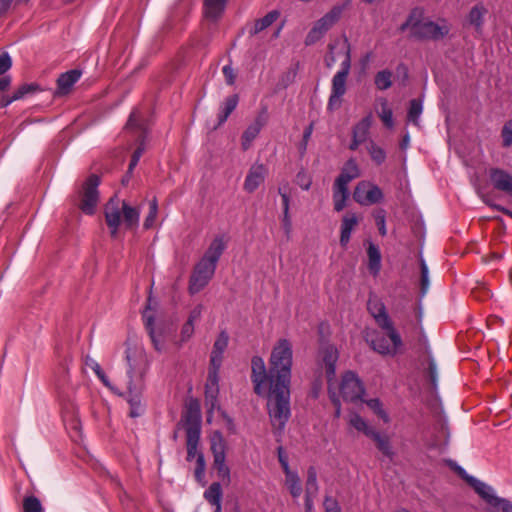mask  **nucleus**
<instances>
[{
  "label": "nucleus",
  "instance_id": "obj_62",
  "mask_svg": "<svg viewBox=\"0 0 512 512\" xmlns=\"http://www.w3.org/2000/svg\"><path fill=\"white\" fill-rule=\"evenodd\" d=\"M351 67V59H350V50L348 49L346 52V58L341 64V70L337 72V74H342L343 76L349 75Z\"/></svg>",
  "mask_w": 512,
  "mask_h": 512
},
{
  "label": "nucleus",
  "instance_id": "obj_19",
  "mask_svg": "<svg viewBox=\"0 0 512 512\" xmlns=\"http://www.w3.org/2000/svg\"><path fill=\"white\" fill-rule=\"evenodd\" d=\"M367 309L375 319L378 326H388L393 324L384 303L376 295L370 294L367 301Z\"/></svg>",
  "mask_w": 512,
  "mask_h": 512
},
{
  "label": "nucleus",
  "instance_id": "obj_2",
  "mask_svg": "<svg viewBox=\"0 0 512 512\" xmlns=\"http://www.w3.org/2000/svg\"><path fill=\"white\" fill-rule=\"evenodd\" d=\"M126 360L129 365L128 374L130 380L128 382L127 402L130 405L129 416L132 418L139 417L144 412V404L142 394L144 390V374L145 358L142 351L136 347H131L129 341L126 342Z\"/></svg>",
  "mask_w": 512,
  "mask_h": 512
},
{
  "label": "nucleus",
  "instance_id": "obj_35",
  "mask_svg": "<svg viewBox=\"0 0 512 512\" xmlns=\"http://www.w3.org/2000/svg\"><path fill=\"white\" fill-rule=\"evenodd\" d=\"M238 102V94H233L226 98L224 102V108L222 109L218 116V126L222 125L227 120L230 114L236 109Z\"/></svg>",
  "mask_w": 512,
  "mask_h": 512
},
{
  "label": "nucleus",
  "instance_id": "obj_14",
  "mask_svg": "<svg viewBox=\"0 0 512 512\" xmlns=\"http://www.w3.org/2000/svg\"><path fill=\"white\" fill-rule=\"evenodd\" d=\"M353 199L360 205H372L383 199V193L378 186L367 181H361L353 191Z\"/></svg>",
  "mask_w": 512,
  "mask_h": 512
},
{
  "label": "nucleus",
  "instance_id": "obj_55",
  "mask_svg": "<svg viewBox=\"0 0 512 512\" xmlns=\"http://www.w3.org/2000/svg\"><path fill=\"white\" fill-rule=\"evenodd\" d=\"M296 182L303 190H309L312 184L311 178L303 170L297 173Z\"/></svg>",
  "mask_w": 512,
  "mask_h": 512
},
{
  "label": "nucleus",
  "instance_id": "obj_21",
  "mask_svg": "<svg viewBox=\"0 0 512 512\" xmlns=\"http://www.w3.org/2000/svg\"><path fill=\"white\" fill-rule=\"evenodd\" d=\"M489 177L494 189L511 195L512 175L508 171L501 168H490Z\"/></svg>",
  "mask_w": 512,
  "mask_h": 512
},
{
  "label": "nucleus",
  "instance_id": "obj_33",
  "mask_svg": "<svg viewBox=\"0 0 512 512\" xmlns=\"http://www.w3.org/2000/svg\"><path fill=\"white\" fill-rule=\"evenodd\" d=\"M466 482L475 490V492L489 505L491 503V497L496 495L492 494L491 487L484 482L476 479L475 477H467Z\"/></svg>",
  "mask_w": 512,
  "mask_h": 512
},
{
  "label": "nucleus",
  "instance_id": "obj_52",
  "mask_svg": "<svg viewBox=\"0 0 512 512\" xmlns=\"http://www.w3.org/2000/svg\"><path fill=\"white\" fill-rule=\"evenodd\" d=\"M428 378L433 389L437 387V367L433 358L428 360Z\"/></svg>",
  "mask_w": 512,
  "mask_h": 512
},
{
  "label": "nucleus",
  "instance_id": "obj_50",
  "mask_svg": "<svg viewBox=\"0 0 512 512\" xmlns=\"http://www.w3.org/2000/svg\"><path fill=\"white\" fill-rule=\"evenodd\" d=\"M376 225L378 227L379 233L382 236L386 235V226H385V220H386V212L384 209H378L373 214Z\"/></svg>",
  "mask_w": 512,
  "mask_h": 512
},
{
  "label": "nucleus",
  "instance_id": "obj_43",
  "mask_svg": "<svg viewBox=\"0 0 512 512\" xmlns=\"http://www.w3.org/2000/svg\"><path fill=\"white\" fill-rule=\"evenodd\" d=\"M205 470H206V462L202 452H199L196 458V467L194 470V476L198 483L204 485L205 478Z\"/></svg>",
  "mask_w": 512,
  "mask_h": 512
},
{
  "label": "nucleus",
  "instance_id": "obj_18",
  "mask_svg": "<svg viewBox=\"0 0 512 512\" xmlns=\"http://www.w3.org/2000/svg\"><path fill=\"white\" fill-rule=\"evenodd\" d=\"M219 371L220 370L208 368V375L205 384V403L210 406V411H212L218 403Z\"/></svg>",
  "mask_w": 512,
  "mask_h": 512
},
{
  "label": "nucleus",
  "instance_id": "obj_45",
  "mask_svg": "<svg viewBox=\"0 0 512 512\" xmlns=\"http://www.w3.org/2000/svg\"><path fill=\"white\" fill-rule=\"evenodd\" d=\"M157 214H158V203H157V199L153 198V200L150 202V205H149V213L144 220L143 226L145 229H150L153 227L154 222L157 217Z\"/></svg>",
  "mask_w": 512,
  "mask_h": 512
},
{
  "label": "nucleus",
  "instance_id": "obj_11",
  "mask_svg": "<svg viewBox=\"0 0 512 512\" xmlns=\"http://www.w3.org/2000/svg\"><path fill=\"white\" fill-rule=\"evenodd\" d=\"M449 31L450 28L446 24L439 25L434 21H423V18H420L418 21H416V27L415 32L413 33V38L419 41H437L446 37Z\"/></svg>",
  "mask_w": 512,
  "mask_h": 512
},
{
  "label": "nucleus",
  "instance_id": "obj_53",
  "mask_svg": "<svg viewBox=\"0 0 512 512\" xmlns=\"http://www.w3.org/2000/svg\"><path fill=\"white\" fill-rule=\"evenodd\" d=\"M288 189V183H286L283 187L278 188V193L280 194L282 198V205H283V214L289 213L290 209V196L287 193Z\"/></svg>",
  "mask_w": 512,
  "mask_h": 512
},
{
  "label": "nucleus",
  "instance_id": "obj_47",
  "mask_svg": "<svg viewBox=\"0 0 512 512\" xmlns=\"http://www.w3.org/2000/svg\"><path fill=\"white\" fill-rule=\"evenodd\" d=\"M379 117L387 128L394 126L393 112L388 107L386 100L382 102V111L379 113Z\"/></svg>",
  "mask_w": 512,
  "mask_h": 512
},
{
  "label": "nucleus",
  "instance_id": "obj_61",
  "mask_svg": "<svg viewBox=\"0 0 512 512\" xmlns=\"http://www.w3.org/2000/svg\"><path fill=\"white\" fill-rule=\"evenodd\" d=\"M193 333H194V324L191 323V321H186V323L183 325L182 331H181L182 340L183 341L188 340L189 338H191Z\"/></svg>",
  "mask_w": 512,
  "mask_h": 512
},
{
  "label": "nucleus",
  "instance_id": "obj_13",
  "mask_svg": "<svg viewBox=\"0 0 512 512\" xmlns=\"http://www.w3.org/2000/svg\"><path fill=\"white\" fill-rule=\"evenodd\" d=\"M364 392V385L356 373L347 371L342 377L340 386V393L343 399L348 402H355L361 399Z\"/></svg>",
  "mask_w": 512,
  "mask_h": 512
},
{
  "label": "nucleus",
  "instance_id": "obj_12",
  "mask_svg": "<svg viewBox=\"0 0 512 512\" xmlns=\"http://www.w3.org/2000/svg\"><path fill=\"white\" fill-rule=\"evenodd\" d=\"M251 381L254 393L258 396L265 394V388L270 387V369L267 371L264 360L260 356H253L251 359Z\"/></svg>",
  "mask_w": 512,
  "mask_h": 512
},
{
  "label": "nucleus",
  "instance_id": "obj_15",
  "mask_svg": "<svg viewBox=\"0 0 512 512\" xmlns=\"http://www.w3.org/2000/svg\"><path fill=\"white\" fill-rule=\"evenodd\" d=\"M487 14L486 6L482 2H478L469 10L462 25L464 28H473L478 35H482Z\"/></svg>",
  "mask_w": 512,
  "mask_h": 512
},
{
  "label": "nucleus",
  "instance_id": "obj_39",
  "mask_svg": "<svg viewBox=\"0 0 512 512\" xmlns=\"http://www.w3.org/2000/svg\"><path fill=\"white\" fill-rule=\"evenodd\" d=\"M423 110V104L421 99H412L410 101L409 110L407 113V119L408 121H411L415 125L418 124V119L422 113Z\"/></svg>",
  "mask_w": 512,
  "mask_h": 512
},
{
  "label": "nucleus",
  "instance_id": "obj_34",
  "mask_svg": "<svg viewBox=\"0 0 512 512\" xmlns=\"http://www.w3.org/2000/svg\"><path fill=\"white\" fill-rule=\"evenodd\" d=\"M424 17V12L422 8L415 7L410 12L404 23H402L398 30L400 32H405L406 30H410V37L413 38V33L415 32L416 21L420 18Z\"/></svg>",
  "mask_w": 512,
  "mask_h": 512
},
{
  "label": "nucleus",
  "instance_id": "obj_25",
  "mask_svg": "<svg viewBox=\"0 0 512 512\" xmlns=\"http://www.w3.org/2000/svg\"><path fill=\"white\" fill-rule=\"evenodd\" d=\"M345 7L346 4L335 5L329 12L317 20L314 26L325 34L340 19Z\"/></svg>",
  "mask_w": 512,
  "mask_h": 512
},
{
  "label": "nucleus",
  "instance_id": "obj_40",
  "mask_svg": "<svg viewBox=\"0 0 512 512\" xmlns=\"http://www.w3.org/2000/svg\"><path fill=\"white\" fill-rule=\"evenodd\" d=\"M489 505L493 508V512H512V502L506 498L491 497Z\"/></svg>",
  "mask_w": 512,
  "mask_h": 512
},
{
  "label": "nucleus",
  "instance_id": "obj_23",
  "mask_svg": "<svg viewBox=\"0 0 512 512\" xmlns=\"http://www.w3.org/2000/svg\"><path fill=\"white\" fill-rule=\"evenodd\" d=\"M82 71L78 69H72L65 73L60 74L56 83L57 89L54 92V96H63L70 93L73 85L81 77Z\"/></svg>",
  "mask_w": 512,
  "mask_h": 512
},
{
  "label": "nucleus",
  "instance_id": "obj_30",
  "mask_svg": "<svg viewBox=\"0 0 512 512\" xmlns=\"http://www.w3.org/2000/svg\"><path fill=\"white\" fill-rule=\"evenodd\" d=\"M280 16V12L272 10L268 12L264 17L257 19L254 26L249 31L250 36H255L266 28L270 27Z\"/></svg>",
  "mask_w": 512,
  "mask_h": 512
},
{
  "label": "nucleus",
  "instance_id": "obj_26",
  "mask_svg": "<svg viewBox=\"0 0 512 512\" xmlns=\"http://www.w3.org/2000/svg\"><path fill=\"white\" fill-rule=\"evenodd\" d=\"M359 219L355 213H346L342 218L340 245L345 248L350 241L351 233L358 225Z\"/></svg>",
  "mask_w": 512,
  "mask_h": 512
},
{
  "label": "nucleus",
  "instance_id": "obj_1",
  "mask_svg": "<svg viewBox=\"0 0 512 512\" xmlns=\"http://www.w3.org/2000/svg\"><path fill=\"white\" fill-rule=\"evenodd\" d=\"M293 349L288 339H279L269 358L270 390L267 396V410L272 427L281 433L291 416L290 384Z\"/></svg>",
  "mask_w": 512,
  "mask_h": 512
},
{
  "label": "nucleus",
  "instance_id": "obj_37",
  "mask_svg": "<svg viewBox=\"0 0 512 512\" xmlns=\"http://www.w3.org/2000/svg\"><path fill=\"white\" fill-rule=\"evenodd\" d=\"M286 475V485L293 498H298L302 493L301 480L296 472H290Z\"/></svg>",
  "mask_w": 512,
  "mask_h": 512
},
{
  "label": "nucleus",
  "instance_id": "obj_60",
  "mask_svg": "<svg viewBox=\"0 0 512 512\" xmlns=\"http://www.w3.org/2000/svg\"><path fill=\"white\" fill-rule=\"evenodd\" d=\"M223 74L228 85H233L235 83L236 74L234 69L230 65H226L223 67Z\"/></svg>",
  "mask_w": 512,
  "mask_h": 512
},
{
  "label": "nucleus",
  "instance_id": "obj_56",
  "mask_svg": "<svg viewBox=\"0 0 512 512\" xmlns=\"http://www.w3.org/2000/svg\"><path fill=\"white\" fill-rule=\"evenodd\" d=\"M325 512H341V508L336 499L331 496H326L324 499Z\"/></svg>",
  "mask_w": 512,
  "mask_h": 512
},
{
  "label": "nucleus",
  "instance_id": "obj_3",
  "mask_svg": "<svg viewBox=\"0 0 512 512\" xmlns=\"http://www.w3.org/2000/svg\"><path fill=\"white\" fill-rule=\"evenodd\" d=\"M226 248L222 237L213 239L200 261L195 265L189 280V293H199L213 277L217 263Z\"/></svg>",
  "mask_w": 512,
  "mask_h": 512
},
{
  "label": "nucleus",
  "instance_id": "obj_54",
  "mask_svg": "<svg viewBox=\"0 0 512 512\" xmlns=\"http://www.w3.org/2000/svg\"><path fill=\"white\" fill-rule=\"evenodd\" d=\"M323 33L320 32L315 26L308 32L306 38H305V45L310 46L315 44L317 41H319L323 37Z\"/></svg>",
  "mask_w": 512,
  "mask_h": 512
},
{
  "label": "nucleus",
  "instance_id": "obj_28",
  "mask_svg": "<svg viewBox=\"0 0 512 512\" xmlns=\"http://www.w3.org/2000/svg\"><path fill=\"white\" fill-rule=\"evenodd\" d=\"M226 2L227 0H204L205 17L217 21L224 13Z\"/></svg>",
  "mask_w": 512,
  "mask_h": 512
},
{
  "label": "nucleus",
  "instance_id": "obj_24",
  "mask_svg": "<svg viewBox=\"0 0 512 512\" xmlns=\"http://www.w3.org/2000/svg\"><path fill=\"white\" fill-rule=\"evenodd\" d=\"M322 353H323L322 361L324 364L326 378H327L328 383H330L335 378L336 362L338 360V351L334 346L328 345L323 349Z\"/></svg>",
  "mask_w": 512,
  "mask_h": 512
},
{
  "label": "nucleus",
  "instance_id": "obj_6",
  "mask_svg": "<svg viewBox=\"0 0 512 512\" xmlns=\"http://www.w3.org/2000/svg\"><path fill=\"white\" fill-rule=\"evenodd\" d=\"M359 168L354 159H349L341 170L339 176L335 179L333 185L334 210L342 211L346 206L349 197L348 184L353 179L359 177Z\"/></svg>",
  "mask_w": 512,
  "mask_h": 512
},
{
  "label": "nucleus",
  "instance_id": "obj_36",
  "mask_svg": "<svg viewBox=\"0 0 512 512\" xmlns=\"http://www.w3.org/2000/svg\"><path fill=\"white\" fill-rule=\"evenodd\" d=\"M319 491L317 483V471L314 466H310L307 470V480L305 484V495L316 496Z\"/></svg>",
  "mask_w": 512,
  "mask_h": 512
},
{
  "label": "nucleus",
  "instance_id": "obj_46",
  "mask_svg": "<svg viewBox=\"0 0 512 512\" xmlns=\"http://www.w3.org/2000/svg\"><path fill=\"white\" fill-rule=\"evenodd\" d=\"M24 512H43L40 500L35 496H28L23 501Z\"/></svg>",
  "mask_w": 512,
  "mask_h": 512
},
{
  "label": "nucleus",
  "instance_id": "obj_38",
  "mask_svg": "<svg viewBox=\"0 0 512 512\" xmlns=\"http://www.w3.org/2000/svg\"><path fill=\"white\" fill-rule=\"evenodd\" d=\"M374 83L377 89L387 90L392 86V72L388 69L376 73Z\"/></svg>",
  "mask_w": 512,
  "mask_h": 512
},
{
  "label": "nucleus",
  "instance_id": "obj_58",
  "mask_svg": "<svg viewBox=\"0 0 512 512\" xmlns=\"http://www.w3.org/2000/svg\"><path fill=\"white\" fill-rule=\"evenodd\" d=\"M12 66V59L7 52L0 54V75L5 74Z\"/></svg>",
  "mask_w": 512,
  "mask_h": 512
},
{
  "label": "nucleus",
  "instance_id": "obj_44",
  "mask_svg": "<svg viewBox=\"0 0 512 512\" xmlns=\"http://www.w3.org/2000/svg\"><path fill=\"white\" fill-rule=\"evenodd\" d=\"M367 149H368L371 159L377 165H381L385 161V159H386L385 151L381 147L377 146L373 141H370Z\"/></svg>",
  "mask_w": 512,
  "mask_h": 512
},
{
  "label": "nucleus",
  "instance_id": "obj_64",
  "mask_svg": "<svg viewBox=\"0 0 512 512\" xmlns=\"http://www.w3.org/2000/svg\"><path fill=\"white\" fill-rule=\"evenodd\" d=\"M483 201L488 205L490 206L491 208L499 211V212H502L504 213L505 215L509 216L512 218V211L505 208L504 206H501L499 204H495V203H492L488 198L486 197H483Z\"/></svg>",
  "mask_w": 512,
  "mask_h": 512
},
{
  "label": "nucleus",
  "instance_id": "obj_49",
  "mask_svg": "<svg viewBox=\"0 0 512 512\" xmlns=\"http://www.w3.org/2000/svg\"><path fill=\"white\" fill-rule=\"evenodd\" d=\"M367 405L380 417L384 420V422L389 421L388 414L382 408V403L379 399H370L367 401Z\"/></svg>",
  "mask_w": 512,
  "mask_h": 512
},
{
  "label": "nucleus",
  "instance_id": "obj_8",
  "mask_svg": "<svg viewBox=\"0 0 512 512\" xmlns=\"http://www.w3.org/2000/svg\"><path fill=\"white\" fill-rule=\"evenodd\" d=\"M379 327L385 331V335L375 333L370 340L371 348L381 355H396L403 343L400 334L394 327V324Z\"/></svg>",
  "mask_w": 512,
  "mask_h": 512
},
{
  "label": "nucleus",
  "instance_id": "obj_7",
  "mask_svg": "<svg viewBox=\"0 0 512 512\" xmlns=\"http://www.w3.org/2000/svg\"><path fill=\"white\" fill-rule=\"evenodd\" d=\"M101 179L91 174L82 184L75 198V205L86 215H93L99 202L98 186Z\"/></svg>",
  "mask_w": 512,
  "mask_h": 512
},
{
  "label": "nucleus",
  "instance_id": "obj_57",
  "mask_svg": "<svg viewBox=\"0 0 512 512\" xmlns=\"http://www.w3.org/2000/svg\"><path fill=\"white\" fill-rule=\"evenodd\" d=\"M149 336L153 343L155 350L162 352L164 350V340L161 335H157L154 328L150 329Z\"/></svg>",
  "mask_w": 512,
  "mask_h": 512
},
{
  "label": "nucleus",
  "instance_id": "obj_16",
  "mask_svg": "<svg viewBox=\"0 0 512 512\" xmlns=\"http://www.w3.org/2000/svg\"><path fill=\"white\" fill-rule=\"evenodd\" d=\"M268 121V110L267 107H263L257 114L254 122L248 126V128L242 134V148L243 150L249 149L253 140L258 136L261 129L266 125Z\"/></svg>",
  "mask_w": 512,
  "mask_h": 512
},
{
  "label": "nucleus",
  "instance_id": "obj_32",
  "mask_svg": "<svg viewBox=\"0 0 512 512\" xmlns=\"http://www.w3.org/2000/svg\"><path fill=\"white\" fill-rule=\"evenodd\" d=\"M372 125V114H368L361 121L354 125L352 129V137L364 143L369 134V129Z\"/></svg>",
  "mask_w": 512,
  "mask_h": 512
},
{
  "label": "nucleus",
  "instance_id": "obj_63",
  "mask_svg": "<svg viewBox=\"0 0 512 512\" xmlns=\"http://www.w3.org/2000/svg\"><path fill=\"white\" fill-rule=\"evenodd\" d=\"M202 310H203V306L201 304H198L197 306H195L190 311L187 321H191V323L194 324L196 321H198L201 318Z\"/></svg>",
  "mask_w": 512,
  "mask_h": 512
},
{
  "label": "nucleus",
  "instance_id": "obj_42",
  "mask_svg": "<svg viewBox=\"0 0 512 512\" xmlns=\"http://www.w3.org/2000/svg\"><path fill=\"white\" fill-rule=\"evenodd\" d=\"M41 87L37 83H29V84H23L13 93L14 99L20 100L24 98L26 95L34 94L38 91H41Z\"/></svg>",
  "mask_w": 512,
  "mask_h": 512
},
{
  "label": "nucleus",
  "instance_id": "obj_10",
  "mask_svg": "<svg viewBox=\"0 0 512 512\" xmlns=\"http://www.w3.org/2000/svg\"><path fill=\"white\" fill-rule=\"evenodd\" d=\"M126 129L133 130L138 129L140 130V134L138 136V146L134 150L131 160L128 166V174L133 173L134 168L137 166L141 156L143 155L145 151V137H146V131L142 124V118L140 115V112L138 109H134L128 119V122L126 124Z\"/></svg>",
  "mask_w": 512,
  "mask_h": 512
},
{
  "label": "nucleus",
  "instance_id": "obj_29",
  "mask_svg": "<svg viewBox=\"0 0 512 512\" xmlns=\"http://www.w3.org/2000/svg\"><path fill=\"white\" fill-rule=\"evenodd\" d=\"M223 492L220 482H213L207 490L204 492L205 500L215 507L214 512H221V500H222Z\"/></svg>",
  "mask_w": 512,
  "mask_h": 512
},
{
  "label": "nucleus",
  "instance_id": "obj_48",
  "mask_svg": "<svg viewBox=\"0 0 512 512\" xmlns=\"http://www.w3.org/2000/svg\"><path fill=\"white\" fill-rule=\"evenodd\" d=\"M420 270H421V279H420V291L421 294L424 295L429 287V277H428V267L424 261V259L420 258Z\"/></svg>",
  "mask_w": 512,
  "mask_h": 512
},
{
  "label": "nucleus",
  "instance_id": "obj_22",
  "mask_svg": "<svg viewBox=\"0 0 512 512\" xmlns=\"http://www.w3.org/2000/svg\"><path fill=\"white\" fill-rule=\"evenodd\" d=\"M267 169L263 164H254L248 171L244 182V190L253 193L265 180Z\"/></svg>",
  "mask_w": 512,
  "mask_h": 512
},
{
  "label": "nucleus",
  "instance_id": "obj_9",
  "mask_svg": "<svg viewBox=\"0 0 512 512\" xmlns=\"http://www.w3.org/2000/svg\"><path fill=\"white\" fill-rule=\"evenodd\" d=\"M211 452L213 455V468L217 473L220 483L228 486L231 482L230 469L226 465V442L219 431H215L211 437Z\"/></svg>",
  "mask_w": 512,
  "mask_h": 512
},
{
  "label": "nucleus",
  "instance_id": "obj_27",
  "mask_svg": "<svg viewBox=\"0 0 512 512\" xmlns=\"http://www.w3.org/2000/svg\"><path fill=\"white\" fill-rule=\"evenodd\" d=\"M371 438L377 447V449L390 460L393 459L395 452L393 451L390 438L386 434H382L379 431H370Z\"/></svg>",
  "mask_w": 512,
  "mask_h": 512
},
{
  "label": "nucleus",
  "instance_id": "obj_20",
  "mask_svg": "<svg viewBox=\"0 0 512 512\" xmlns=\"http://www.w3.org/2000/svg\"><path fill=\"white\" fill-rule=\"evenodd\" d=\"M228 342V333L225 330L221 331L213 344L210 355L209 369L220 370L223 361V353L228 346Z\"/></svg>",
  "mask_w": 512,
  "mask_h": 512
},
{
  "label": "nucleus",
  "instance_id": "obj_4",
  "mask_svg": "<svg viewBox=\"0 0 512 512\" xmlns=\"http://www.w3.org/2000/svg\"><path fill=\"white\" fill-rule=\"evenodd\" d=\"M120 199L112 196L104 207V215L107 226L110 229L111 237L115 238L121 224V214L123 213V223L126 229H133L138 226L140 211L123 201L120 207Z\"/></svg>",
  "mask_w": 512,
  "mask_h": 512
},
{
  "label": "nucleus",
  "instance_id": "obj_31",
  "mask_svg": "<svg viewBox=\"0 0 512 512\" xmlns=\"http://www.w3.org/2000/svg\"><path fill=\"white\" fill-rule=\"evenodd\" d=\"M367 255L368 269L373 276H377L381 269V253L379 248L375 244L369 243Z\"/></svg>",
  "mask_w": 512,
  "mask_h": 512
},
{
  "label": "nucleus",
  "instance_id": "obj_51",
  "mask_svg": "<svg viewBox=\"0 0 512 512\" xmlns=\"http://www.w3.org/2000/svg\"><path fill=\"white\" fill-rule=\"evenodd\" d=\"M504 147H510L512 145V119L508 120L501 131Z\"/></svg>",
  "mask_w": 512,
  "mask_h": 512
},
{
  "label": "nucleus",
  "instance_id": "obj_41",
  "mask_svg": "<svg viewBox=\"0 0 512 512\" xmlns=\"http://www.w3.org/2000/svg\"><path fill=\"white\" fill-rule=\"evenodd\" d=\"M350 424L358 431L364 433L367 437L371 436L370 431H375L367 422L358 414H354L350 419Z\"/></svg>",
  "mask_w": 512,
  "mask_h": 512
},
{
  "label": "nucleus",
  "instance_id": "obj_59",
  "mask_svg": "<svg viewBox=\"0 0 512 512\" xmlns=\"http://www.w3.org/2000/svg\"><path fill=\"white\" fill-rule=\"evenodd\" d=\"M282 227L285 232L287 239H290L291 231H292V221L290 217V213L283 214L282 216Z\"/></svg>",
  "mask_w": 512,
  "mask_h": 512
},
{
  "label": "nucleus",
  "instance_id": "obj_17",
  "mask_svg": "<svg viewBox=\"0 0 512 512\" xmlns=\"http://www.w3.org/2000/svg\"><path fill=\"white\" fill-rule=\"evenodd\" d=\"M347 76L342 74H335L332 79L331 94L328 101V110L334 111L339 109L342 104V97L346 93Z\"/></svg>",
  "mask_w": 512,
  "mask_h": 512
},
{
  "label": "nucleus",
  "instance_id": "obj_5",
  "mask_svg": "<svg viewBox=\"0 0 512 512\" xmlns=\"http://www.w3.org/2000/svg\"><path fill=\"white\" fill-rule=\"evenodd\" d=\"M186 432L187 461L197 458L201 434V409L197 399H191L183 415Z\"/></svg>",
  "mask_w": 512,
  "mask_h": 512
}]
</instances>
